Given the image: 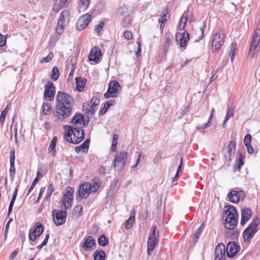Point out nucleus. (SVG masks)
Here are the masks:
<instances>
[{
	"label": "nucleus",
	"mask_w": 260,
	"mask_h": 260,
	"mask_svg": "<svg viewBox=\"0 0 260 260\" xmlns=\"http://www.w3.org/2000/svg\"><path fill=\"white\" fill-rule=\"evenodd\" d=\"M54 116L57 120L62 121L72 115L74 100L70 95L60 91L57 92Z\"/></svg>",
	"instance_id": "obj_1"
},
{
	"label": "nucleus",
	"mask_w": 260,
	"mask_h": 260,
	"mask_svg": "<svg viewBox=\"0 0 260 260\" xmlns=\"http://www.w3.org/2000/svg\"><path fill=\"white\" fill-rule=\"evenodd\" d=\"M64 129L66 133L64 134L63 138L69 143L77 144L84 138L85 134L83 127L66 125Z\"/></svg>",
	"instance_id": "obj_2"
},
{
	"label": "nucleus",
	"mask_w": 260,
	"mask_h": 260,
	"mask_svg": "<svg viewBox=\"0 0 260 260\" xmlns=\"http://www.w3.org/2000/svg\"><path fill=\"white\" fill-rule=\"evenodd\" d=\"M101 183L99 182H94L92 183L85 182L80 184L76 192V199L81 200L86 199L92 192H95L100 188Z\"/></svg>",
	"instance_id": "obj_3"
},
{
	"label": "nucleus",
	"mask_w": 260,
	"mask_h": 260,
	"mask_svg": "<svg viewBox=\"0 0 260 260\" xmlns=\"http://www.w3.org/2000/svg\"><path fill=\"white\" fill-rule=\"evenodd\" d=\"M260 223V219L258 217H254L250 223L243 232V238L245 242H249L251 238L258 230V227Z\"/></svg>",
	"instance_id": "obj_4"
},
{
	"label": "nucleus",
	"mask_w": 260,
	"mask_h": 260,
	"mask_svg": "<svg viewBox=\"0 0 260 260\" xmlns=\"http://www.w3.org/2000/svg\"><path fill=\"white\" fill-rule=\"evenodd\" d=\"M260 29H256L253 34L250 46L249 49L248 56L250 58H254L257 55L259 51L260 47Z\"/></svg>",
	"instance_id": "obj_5"
},
{
	"label": "nucleus",
	"mask_w": 260,
	"mask_h": 260,
	"mask_svg": "<svg viewBox=\"0 0 260 260\" xmlns=\"http://www.w3.org/2000/svg\"><path fill=\"white\" fill-rule=\"evenodd\" d=\"M224 32L222 29H219L214 35L211 44V49L213 51H217L221 49L224 43Z\"/></svg>",
	"instance_id": "obj_6"
},
{
	"label": "nucleus",
	"mask_w": 260,
	"mask_h": 260,
	"mask_svg": "<svg viewBox=\"0 0 260 260\" xmlns=\"http://www.w3.org/2000/svg\"><path fill=\"white\" fill-rule=\"evenodd\" d=\"M156 228V226H152L148 238L147 252L149 255H150V253L154 249L159 240L158 234L155 233Z\"/></svg>",
	"instance_id": "obj_7"
},
{
	"label": "nucleus",
	"mask_w": 260,
	"mask_h": 260,
	"mask_svg": "<svg viewBox=\"0 0 260 260\" xmlns=\"http://www.w3.org/2000/svg\"><path fill=\"white\" fill-rule=\"evenodd\" d=\"M120 89L121 87L118 81L116 80L111 81L109 84L107 91L104 96L106 99L115 97Z\"/></svg>",
	"instance_id": "obj_8"
},
{
	"label": "nucleus",
	"mask_w": 260,
	"mask_h": 260,
	"mask_svg": "<svg viewBox=\"0 0 260 260\" xmlns=\"http://www.w3.org/2000/svg\"><path fill=\"white\" fill-rule=\"evenodd\" d=\"M44 232L42 224L39 222L35 223L34 226L29 231V239L35 241Z\"/></svg>",
	"instance_id": "obj_9"
},
{
	"label": "nucleus",
	"mask_w": 260,
	"mask_h": 260,
	"mask_svg": "<svg viewBox=\"0 0 260 260\" xmlns=\"http://www.w3.org/2000/svg\"><path fill=\"white\" fill-rule=\"evenodd\" d=\"M70 15V12L68 10H63L60 13L57 25L56 28V32L59 35L61 34L64 27L65 18L69 17Z\"/></svg>",
	"instance_id": "obj_10"
},
{
	"label": "nucleus",
	"mask_w": 260,
	"mask_h": 260,
	"mask_svg": "<svg viewBox=\"0 0 260 260\" xmlns=\"http://www.w3.org/2000/svg\"><path fill=\"white\" fill-rule=\"evenodd\" d=\"M54 220L57 226L64 224L66 221L67 212L66 210H55L53 211Z\"/></svg>",
	"instance_id": "obj_11"
},
{
	"label": "nucleus",
	"mask_w": 260,
	"mask_h": 260,
	"mask_svg": "<svg viewBox=\"0 0 260 260\" xmlns=\"http://www.w3.org/2000/svg\"><path fill=\"white\" fill-rule=\"evenodd\" d=\"M236 143L234 140H231L227 147L226 152H224L225 149H222V152L224 153V157L226 161L231 162L232 158L234 156L236 152Z\"/></svg>",
	"instance_id": "obj_12"
},
{
	"label": "nucleus",
	"mask_w": 260,
	"mask_h": 260,
	"mask_svg": "<svg viewBox=\"0 0 260 260\" xmlns=\"http://www.w3.org/2000/svg\"><path fill=\"white\" fill-rule=\"evenodd\" d=\"M127 156L128 154L126 152H120L119 153H117L113 160L112 166L114 168H115L118 165L124 167L126 164Z\"/></svg>",
	"instance_id": "obj_13"
},
{
	"label": "nucleus",
	"mask_w": 260,
	"mask_h": 260,
	"mask_svg": "<svg viewBox=\"0 0 260 260\" xmlns=\"http://www.w3.org/2000/svg\"><path fill=\"white\" fill-rule=\"evenodd\" d=\"M240 247L235 242H230L226 246L225 251L226 255L229 258H233L236 256L239 251Z\"/></svg>",
	"instance_id": "obj_14"
},
{
	"label": "nucleus",
	"mask_w": 260,
	"mask_h": 260,
	"mask_svg": "<svg viewBox=\"0 0 260 260\" xmlns=\"http://www.w3.org/2000/svg\"><path fill=\"white\" fill-rule=\"evenodd\" d=\"M55 93V87L51 81H48L45 86L44 97L46 100L52 101L53 100Z\"/></svg>",
	"instance_id": "obj_15"
},
{
	"label": "nucleus",
	"mask_w": 260,
	"mask_h": 260,
	"mask_svg": "<svg viewBox=\"0 0 260 260\" xmlns=\"http://www.w3.org/2000/svg\"><path fill=\"white\" fill-rule=\"evenodd\" d=\"M91 20V16L87 14L81 16L76 23V28L79 30H83L90 23Z\"/></svg>",
	"instance_id": "obj_16"
},
{
	"label": "nucleus",
	"mask_w": 260,
	"mask_h": 260,
	"mask_svg": "<svg viewBox=\"0 0 260 260\" xmlns=\"http://www.w3.org/2000/svg\"><path fill=\"white\" fill-rule=\"evenodd\" d=\"M225 245L223 243H219L215 248L214 260H225Z\"/></svg>",
	"instance_id": "obj_17"
},
{
	"label": "nucleus",
	"mask_w": 260,
	"mask_h": 260,
	"mask_svg": "<svg viewBox=\"0 0 260 260\" xmlns=\"http://www.w3.org/2000/svg\"><path fill=\"white\" fill-rule=\"evenodd\" d=\"M245 197L244 192L243 190H232L228 194V198L230 202L233 203H237L241 199L243 200Z\"/></svg>",
	"instance_id": "obj_18"
},
{
	"label": "nucleus",
	"mask_w": 260,
	"mask_h": 260,
	"mask_svg": "<svg viewBox=\"0 0 260 260\" xmlns=\"http://www.w3.org/2000/svg\"><path fill=\"white\" fill-rule=\"evenodd\" d=\"M52 9L55 12H58L61 9L67 7L72 0H52Z\"/></svg>",
	"instance_id": "obj_19"
},
{
	"label": "nucleus",
	"mask_w": 260,
	"mask_h": 260,
	"mask_svg": "<svg viewBox=\"0 0 260 260\" xmlns=\"http://www.w3.org/2000/svg\"><path fill=\"white\" fill-rule=\"evenodd\" d=\"M88 121H84V117L82 114L80 113L76 114L72 118L71 123L72 126H76V127H83L88 124Z\"/></svg>",
	"instance_id": "obj_20"
},
{
	"label": "nucleus",
	"mask_w": 260,
	"mask_h": 260,
	"mask_svg": "<svg viewBox=\"0 0 260 260\" xmlns=\"http://www.w3.org/2000/svg\"><path fill=\"white\" fill-rule=\"evenodd\" d=\"M189 40V35L186 30L182 33H177L176 34V40L177 42L179 41L180 46L182 47H185L186 45L187 42Z\"/></svg>",
	"instance_id": "obj_21"
},
{
	"label": "nucleus",
	"mask_w": 260,
	"mask_h": 260,
	"mask_svg": "<svg viewBox=\"0 0 260 260\" xmlns=\"http://www.w3.org/2000/svg\"><path fill=\"white\" fill-rule=\"evenodd\" d=\"M102 56L101 49L95 46L91 49L88 55V59L90 61H93L95 62L99 61L100 57Z\"/></svg>",
	"instance_id": "obj_22"
},
{
	"label": "nucleus",
	"mask_w": 260,
	"mask_h": 260,
	"mask_svg": "<svg viewBox=\"0 0 260 260\" xmlns=\"http://www.w3.org/2000/svg\"><path fill=\"white\" fill-rule=\"evenodd\" d=\"M252 212L248 208H243L241 210V219L240 224L244 225L247 221L251 217Z\"/></svg>",
	"instance_id": "obj_23"
},
{
	"label": "nucleus",
	"mask_w": 260,
	"mask_h": 260,
	"mask_svg": "<svg viewBox=\"0 0 260 260\" xmlns=\"http://www.w3.org/2000/svg\"><path fill=\"white\" fill-rule=\"evenodd\" d=\"M224 212L226 214L225 218H237L238 214L236 208L232 205L225 206L224 208Z\"/></svg>",
	"instance_id": "obj_24"
},
{
	"label": "nucleus",
	"mask_w": 260,
	"mask_h": 260,
	"mask_svg": "<svg viewBox=\"0 0 260 260\" xmlns=\"http://www.w3.org/2000/svg\"><path fill=\"white\" fill-rule=\"evenodd\" d=\"M96 245L95 240L91 236L87 237L82 245L84 251H89L92 249V247Z\"/></svg>",
	"instance_id": "obj_25"
},
{
	"label": "nucleus",
	"mask_w": 260,
	"mask_h": 260,
	"mask_svg": "<svg viewBox=\"0 0 260 260\" xmlns=\"http://www.w3.org/2000/svg\"><path fill=\"white\" fill-rule=\"evenodd\" d=\"M119 13L121 16L124 17V22L126 23V24H129L131 20L129 18L131 12L128 7L126 5H123L119 9Z\"/></svg>",
	"instance_id": "obj_26"
},
{
	"label": "nucleus",
	"mask_w": 260,
	"mask_h": 260,
	"mask_svg": "<svg viewBox=\"0 0 260 260\" xmlns=\"http://www.w3.org/2000/svg\"><path fill=\"white\" fill-rule=\"evenodd\" d=\"M238 223V219L225 218L224 219V224L226 229L234 230L236 226Z\"/></svg>",
	"instance_id": "obj_27"
},
{
	"label": "nucleus",
	"mask_w": 260,
	"mask_h": 260,
	"mask_svg": "<svg viewBox=\"0 0 260 260\" xmlns=\"http://www.w3.org/2000/svg\"><path fill=\"white\" fill-rule=\"evenodd\" d=\"M75 80L77 90L79 92L83 91L86 80L84 78L81 77H77Z\"/></svg>",
	"instance_id": "obj_28"
},
{
	"label": "nucleus",
	"mask_w": 260,
	"mask_h": 260,
	"mask_svg": "<svg viewBox=\"0 0 260 260\" xmlns=\"http://www.w3.org/2000/svg\"><path fill=\"white\" fill-rule=\"evenodd\" d=\"M89 139H87L81 145L76 146L75 150L77 152H86L88 151V147L89 146Z\"/></svg>",
	"instance_id": "obj_29"
},
{
	"label": "nucleus",
	"mask_w": 260,
	"mask_h": 260,
	"mask_svg": "<svg viewBox=\"0 0 260 260\" xmlns=\"http://www.w3.org/2000/svg\"><path fill=\"white\" fill-rule=\"evenodd\" d=\"M135 214L136 213L135 211H131V214L129 218L125 222L124 227L126 229L129 230L132 227L135 220Z\"/></svg>",
	"instance_id": "obj_30"
},
{
	"label": "nucleus",
	"mask_w": 260,
	"mask_h": 260,
	"mask_svg": "<svg viewBox=\"0 0 260 260\" xmlns=\"http://www.w3.org/2000/svg\"><path fill=\"white\" fill-rule=\"evenodd\" d=\"M57 138L56 136H54L51 140L50 146L49 147V151L51 153L52 156H55L56 154V150L55 149L56 145L57 143Z\"/></svg>",
	"instance_id": "obj_31"
},
{
	"label": "nucleus",
	"mask_w": 260,
	"mask_h": 260,
	"mask_svg": "<svg viewBox=\"0 0 260 260\" xmlns=\"http://www.w3.org/2000/svg\"><path fill=\"white\" fill-rule=\"evenodd\" d=\"M83 110L88 115H93L96 109V107H93L88 103H84L83 105Z\"/></svg>",
	"instance_id": "obj_32"
},
{
	"label": "nucleus",
	"mask_w": 260,
	"mask_h": 260,
	"mask_svg": "<svg viewBox=\"0 0 260 260\" xmlns=\"http://www.w3.org/2000/svg\"><path fill=\"white\" fill-rule=\"evenodd\" d=\"M73 199L69 197H64L62 200L61 208L64 210L68 209L72 207Z\"/></svg>",
	"instance_id": "obj_33"
},
{
	"label": "nucleus",
	"mask_w": 260,
	"mask_h": 260,
	"mask_svg": "<svg viewBox=\"0 0 260 260\" xmlns=\"http://www.w3.org/2000/svg\"><path fill=\"white\" fill-rule=\"evenodd\" d=\"M94 260H105L106 253L103 250H96L93 254Z\"/></svg>",
	"instance_id": "obj_34"
},
{
	"label": "nucleus",
	"mask_w": 260,
	"mask_h": 260,
	"mask_svg": "<svg viewBox=\"0 0 260 260\" xmlns=\"http://www.w3.org/2000/svg\"><path fill=\"white\" fill-rule=\"evenodd\" d=\"M234 108H233L230 107L228 108L223 123V127L224 128L226 127V123L228 120L234 116Z\"/></svg>",
	"instance_id": "obj_35"
},
{
	"label": "nucleus",
	"mask_w": 260,
	"mask_h": 260,
	"mask_svg": "<svg viewBox=\"0 0 260 260\" xmlns=\"http://www.w3.org/2000/svg\"><path fill=\"white\" fill-rule=\"evenodd\" d=\"M244 165V161L242 154L241 153H239V157L236 160V166L237 167L235 169V171L237 170L238 171H240L241 170V167L242 166Z\"/></svg>",
	"instance_id": "obj_36"
},
{
	"label": "nucleus",
	"mask_w": 260,
	"mask_h": 260,
	"mask_svg": "<svg viewBox=\"0 0 260 260\" xmlns=\"http://www.w3.org/2000/svg\"><path fill=\"white\" fill-rule=\"evenodd\" d=\"M59 76V70L57 67H54L53 68L52 70V73L51 74V78L53 81H56L58 79Z\"/></svg>",
	"instance_id": "obj_37"
},
{
	"label": "nucleus",
	"mask_w": 260,
	"mask_h": 260,
	"mask_svg": "<svg viewBox=\"0 0 260 260\" xmlns=\"http://www.w3.org/2000/svg\"><path fill=\"white\" fill-rule=\"evenodd\" d=\"M98 243L102 246H106L108 243V239L104 235L100 236L98 239Z\"/></svg>",
	"instance_id": "obj_38"
},
{
	"label": "nucleus",
	"mask_w": 260,
	"mask_h": 260,
	"mask_svg": "<svg viewBox=\"0 0 260 260\" xmlns=\"http://www.w3.org/2000/svg\"><path fill=\"white\" fill-rule=\"evenodd\" d=\"M90 0H80L79 6L80 10L85 11L86 10L90 4Z\"/></svg>",
	"instance_id": "obj_39"
},
{
	"label": "nucleus",
	"mask_w": 260,
	"mask_h": 260,
	"mask_svg": "<svg viewBox=\"0 0 260 260\" xmlns=\"http://www.w3.org/2000/svg\"><path fill=\"white\" fill-rule=\"evenodd\" d=\"M74 192V189L72 187H68L65 189L64 193V197H69L71 199H73V193Z\"/></svg>",
	"instance_id": "obj_40"
},
{
	"label": "nucleus",
	"mask_w": 260,
	"mask_h": 260,
	"mask_svg": "<svg viewBox=\"0 0 260 260\" xmlns=\"http://www.w3.org/2000/svg\"><path fill=\"white\" fill-rule=\"evenodd\" d=\"M172 43V41L169 37L165 38V41L163 44V49L165 52H167L168 51Z\"/></svg>",
	"instance_id": "obj_41"
},
{
	"label": "nucleus",
	"mask_w": 260,
	"mask_h": 260,
	"mask_svg": "<svg viewBox=\"0 0 260 260\" xmlns=\"http://www.w3.org/2000/svg\"><path fill=\"white\" fill-rule=\"evenodd\" d=\"M112 142L111 145V150L116 151L117 141L119 139V136L117 134H113Z\"/></svg>",
	"instance_id": "obj_42"
},
{
	"label": "nucleus",
	"mask_w": 260,
	"mask_h": 260,
	"mask_svg": "<svg viewBox=\"0 0 260 260\" xmlns=\"http://www.w3.org/2000/svg\"><path fill=\"white\" fill-rule=\"evenodd\" d=\"M236 49L237 44L236 43H232L230 46V52L229 53V55L231 56V61L234 60Z\"/></svg>",
	"instance_id": "obj_43"
},
{
	"label": "nucleus",
	"mask_w": 260,
	"mask_h": 260,
	"mask_svg": "<svg viewBox=\"0 0 260 260\" xmlns=\"http://www.w3.org/2000/svg\"><path fill=\"white\" fill-rule=\"evenodd\" d=\"M54 191V185L52 184H50L48 185V188L47 190V192H46V200H48L50 199V198L51 196V194Z\"/></svg>",
	"instance_id": "obj_44"
},
{
	"label": "nucleus",
	"mask_w": 260,
	"mask_h": 260,
	"mask_svg": "<svg viewBox=\"0 0 260 260\" xmlns=\"http://www.w3.org/2000/svg\"><path fill=\"white\" fill-rule=\"evenodd\" d=\"M43 113L44 115H47L48 112L51 110V105L48 103H44L43 104Z\"/></svg>",
	"instance_id": "obj_45"
},
{
	"label": "nucleus",
	"mask_w": 260,
	"mask_h": 260,
	"mask_svg": "<svg viewBox=\"0 0 260 260\" xmlns=\"http://www.w3.org/2000/svg\"><path fill=\"white\" fill-rule=\"evenodd\" d=\"M188 17L187 16H184V14L180 18L181 24L179 26V29H183L186 26V23L187 21Z\"/></svg>",
	"instance_id": "obj_46"
},
{
	"label": "nucleus",
	"mask_w": 260,
	"mask_h": 260,
	"mask_svg": "<svg viewBox=\"0 0 260 260\" xmlns=\"http://www.w3.org/2000/svg\"><path fill=\"white\" fill-rule=\"evenodd\" d=\"M53 57V54L52 52H50L48 55L44 58L41 59L40 62L41 63L43 62H49L51 61Z\"/></svg>",
	"instance_id": "obj_47"
},
{
	"label": "nucleus",
	"mask_w": 260,
	"mask_h": 260,
	"mask_svg": "<svg viewBox=\"0 0 260 260\" xmlns=\"http://www.w3.org/2000/svg\"><path fill=\"white\" fill-rule=\"evenodd\" d=\"M82 207L81 205H77L76 206L74 210V214L76 216H79L82 215Z\"/></svg>",
	"instance_id": "obj_48"
},
{
	"label": "nucleus",
	"mask_w": 260,
	"mask_h": 260,
	"mask_svg": "<svg viewBox=\"0 0 260 260\" xmlns=\"http://www.w3.org/2000/svg\"><path fill=\"white\" fill-rule=\"evenodd\" d=\"M202 232V229H201V226L199 227L197 232H196V233L193 235V237H192V239H193V241L194 242H196L198 241L199 238V237L200 236V235L201 234Z\"/></svg>",
	"instance_id": "obj_49"
},
{
	"label": "nucleus",
	"mask_w": 260,
	"mask_h": 260,
	"mask_svg": "<svg viewBox=\"0 0 260 260\" xmlns=\"http://www.w3.org/2000/svg\"><path fill=\"white\" fill-rule=\"evenodd\" d=\"M251 136L249 134L246 135L244 139L243 143L246 147L251 144Z\"/></svg>",
	"instance_id": "obj_50"
},
{
	"label": "nucleus",
	"mask_w": 260,
	"mask_h": 260,
	"mask_svg": "<svg viewBox=\"0 0 260 260\" xmlns=\"http://www.w3.org/2000/svg\"><path fill=\"white\" fill-rule=\"evenodd\" d=\"M15 164H10V175L12 179H13L15 177Z\"/></svg>",
	"instance_id": "obj_51"
},
{
	"label": "nucleus",
	"mask_w": 260,
	"mask_h": 260,
	"mask_svg": "<svg viewBox=\"0 0 260 260\" xmlns=\"http://www.w3.org/2000/svg\"><path fill=\"white\" fill-rule=\"evenodd\" d=\"M39 181V179H38V178H35L31 185V186L29 187V188L28 189V191H27V192L26 193V196H28L30 192L32 190V189H34V188L35 187V186H36V184L37 183V182H38Z\"/></svg>",
	"instance_id": "obj_52"
},
{
	"label": "nucleus",
	"mask_w": 260,
	"mask_h": 260,
	"mask_svg": "<svg viewBox=\"0 0 260 260\" xmlns=\"http://www.w3.org/2000/svg\"><path fill=\"white\" fill-rule=\"evenodd\" d=\"M89 104L91 105L93 107H96L100 104V100L95 97L91 99Z\"/></svg>",
	"instance_id": "obj_53"
},
{
	"label": "nucleus",
	"mask_w": 260,
	"mask_h": 260,
	"mask_svg": "<svg viewBox=\"0 0 260 260\" xmlns=\"http://www.w3.org/2000/svg\"><path fill=\"white\" fill-rule=\"evenodd\" d=\"M105 23L103 21H101L98 25H96L94 27V30L96 32H99L103 29Z\"/></svg>",
	"instance_id": "obj_54"
},
{
	"label": "nucleus",
	"mask_w": 260,
	"mask_h": 260,
	"mask_svg": "<svg viewBox=\"0 0 260 260\" xmlns=\"http://www.w3.org/2000/svg\"><path fill=\"white\" fill-rule=\"evenodd\" d=\"M13 221V219L12 218H11L9 221H8V222L7 223L6 225V228H5V233H4V237H5V238L6 239L7 238V237L8 236V231H9V226H10V223Z\"/></svg>",
	"instance_id": "obj_55"
},
{
	"label": "nucleus",
	"mask_w": 260,
	"mask_h": 260,
	"mask_svg": "<svg viewBox=\"0 0 260 260\" xmlns=\"http://www.w3.org/2000/svg\"><path fill=\"white\" fill-rule=\"evenodd\" d=\"M124 38L127 40H130L133 38V35L130 31L125 30L123 32Z\"/></svg>",
	"instance_id": "obj_56"
},
{
	"label": "nucleus",
	"mask_w": 260,
	"mask_h": 260,
	"mask_svg": "<svg viewBox=\"0 0 260 260\" xmlns=\"http://www.w3.org/2000/svg\"><path fill=\"white\" fill-rule=\"evenodd\" d=\"M6 43V38L5 36L0 34V47H3Z\"/></svg>",
	"instance_id": "obj_57"
},
{
	"label": "nucleus",
	"mask_w": 260,
	"mask_h": 260,
	"mask_svg": "<svg viewBox=\"0 0 260 260\" xmlns=\"http://www.w3.org/2000/svg\"><path fill=\"white\" fill-rule=\"evenodd\" d=\"M15 151L13 149L12 151H11V152H10V164H15Z\"/></svg>",
	"instance_id": "obj_58"
},
{
	"label": "nucleus",
	"mask_w": 260,
	"mask_h": 260,
	"mask_svg": "<svg viewBox=\"0 0 260 260\" xmlns=\"http://www.w3.org/2000/svg\"><path fill=\"white\" fill-rule=\"evenodd\" d=\"M136 154L137 155L138 158L136 160V164L132 167V168H135L137 167V166H138V165L140 161V158L141 156V152H139V151H137L136 152Z\"/></svg>",
	"instance_id": "obj_59"
},
{
	"label": "nucleus",
	"mask_w": 260,
	"mask_h": 260,
	"mask_svg": "<svg viewBox=\"0 0 260 260\" xmlns=\"http://www.w3.org/2000/svg\"><path fill=\"white\" fill-rule=\"evenodd\" d=\"M18 253V250L16 249L14 251H13L11 254V255L10 257V260H13L16 257V256L17 255Z\"/></svg>",
	"instance_id": "obj_60"
},
{
	"label": "nucleus",
	"mask_w": 260,
	"mask_h": 260,
	"mask_svg": "<svg viewBox=\"0 0 260 260\" xmlns=\"http://www.w3.org/2000/svg\"><path fill=\"white\" fill-rule=\"evenodd\" d=\"M209 127L208 126V123H204L203 124H199V125H197L196 126V129H205L207 127Z\"/></svg>",
	"instance_id": "obj_61"
},
{
	"label": "nucleus",
	"mask_w": 260,
	"mask_h": 260,
	"mask_svg": "<svg viewBox=\"0 0 260 260\" xmlns=\"http://www.w3.org/2000/svg\"><path fill=\"white\" fill-rule=\"evenodd\" d=\"M6 116V113H5V111H2L0 115V122L3 123L5 121Z\"/></svg>",
	"instance_id": "obj_62"
},
{
	"label": "nucleus",
	"mask_w": 260,
	"mask_h": 260,
	"mask_svg": "<svg viewBox=\"0 0 260 260\" xmlns=\"http://www.w3.org/2000/svg\"><path fill=\"white\" fill-rule=\"evenodd\" d=\"M114 103V101L109 100L106 102L104 105H105V107H107V109H109L110 107L113 105Z\"/></svg>",
	"instance_id": "obj_63"
},
{
	"label": "nucleus",
	"mask_w": 260,
	"mask_h": 260,
	"mask_svg": "<svg viewBox=\"0 0 260 260\" xmlns=\"http://www.w3.org/2000/svg\"><path fill=\"white\" fill-rule=\"evenodd\" d=\"M44 190H45V188L42 187L40 189V192L39 193L38 197V199L37 200V202H38L39 200L41 198L42 194H43V193L44 192Z\"/></svg>",
	"instance_id": "obj_64"
}]
</instances>
